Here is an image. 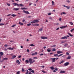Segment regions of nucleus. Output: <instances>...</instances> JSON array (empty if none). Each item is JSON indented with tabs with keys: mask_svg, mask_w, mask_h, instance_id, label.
I'll use <instances>...</instances> for the list:
<instances>
[{
	"mask_svg": "<svg viewBox=\"0 0 74 74\" xmlns=\"http://www.w3.org/2000/svg\"><path fill=\"white\" fill-rule=\"evenodd\" d=\"M29 62L30 64H32V63H33L35 62V60H32L31 58H29Z\"/></svg>",
	"mask_w": 74,
	"mask_h": 74,
	"instance_id": "1",
	"label": "nucleus"
},
{
	"mask_svg": "<svg viewBox=\"0 0 74 74\" xmlns=\"http://www.w3.org/2000/svg\"><path fill=\"white\" fill-rule=\"evenodd\" d=\"M38 22H39V21L38 20H34L33 21L31 22V23L33 24L34 23H38Z\"/></svg>",
	"mask_w": 74,
	"mask_h": 74,
	"instance_id": "2",
	"label": "nucleus"
},
{
	"mask_svg": "<svg viewBox=\"0 0 74 74\" xmlns=\"http://www.w3.org/2000/svg\"><path fill=\"white\" fill-rule=\"evenodd\" d=\"M51 59L52 60V63H53V62H55V60H56V58H51Z\"/></svg>",
	"mask_w": 74,
	"mask_h": 74,
	"instance_id": "3",
	"label": "nucleus"
},
{
	"mask_svg": "<svg viewBox=\"0 0 74 74\" xmlns=\"http://www.w3.org/2000/svg\"><path fill=\"white\" fill-rule=\"evenodd\" d=\"M41 39H42V40H44L45 39H47L48 38V37L45 36H41Z\"/></svg>",
	"mask_w": 74,
	"mask_h": 74,
	"instance_id": "4",
	"label": "nucleus"
},
{
	"mask_svg": "<svg viewBox=\"0 0 74 74\" xmlns=\"http://www.w3.org/2000/svg\"><path fill=\"white\" fill-rule=\"evenodd\" d=\"M23 12H24V13H25V14H29V13L28 11L23 10Z\"/></svg>",
	"mask_w": 74,
	"mask_h": 74,
	"instance_id": "5",
	"label": "nucleus"
},
{
	"mask_svg": "<svg viewBox=\"0 0 74 74\" xmlns=\"http://www.w3.org/2000/svg\"><path fill=\"white\" fill-rule=\"evenodd\" d=\"M69 64V62H67L65 63L64 64V66H68Z\"/></svg>",
	"mask_w": 74,
	"mask_h": 74,
	"instance_id": "6",
	"label": "nucleus"
},
{
	"mask_svg": "<svg viewBox=\"0 0 74 74\" xmlns=\"http://www.w3.org/2000/svg\"><path fill=\"white\" fill-rule=\"evenodd\" d=\"M63 53V52L61 51H58L57 52V53H58V54H60V53Z\"/></svg>",
	"mask_w": 74,
	"mask_h": 74,
	"instance_id": "7",
	"label": "nucleus"
},
{
	"mask_svg": "<svg viewBox=\"0 0 74 74\" xmlns=\"http://www.w3.org/2000/svg\"><path fill=\"white\" fill-rule=\"evenodd\" d=\"M66 27H67V25H66L65 26H62L60 27V29H64V28H66Z\"/></svg>",
	"mask_w": 74,
	"mask_h": 74,
	"instance_id": "8",
	"label": "nucleus"
},
{
	"mask_svg": "<svg viewBox=\"0 0 74 74\" xmlns=\"http://www.w3.org/2000/svg\"><path fill=\"white\" fill-rule=\"evenodd\" d=\"M26 71L27 72L26 73H25V74H32V73L31 72H29V71H28V70H26Z\"/></svg>",
	"mask_w": 74,
	"mask_h": 74,
	"instance_id": "9",
	"label": "nucleus"
},
{
	"mask_svg": "<svg viewBox=\"0 0 74 74\" xmlns=\"http://www.w3.org/2000/svg\"><path fill=\"white\" fill-rule=\"evenodd\" d=\"M61 39H67V37L65 36L61 38Z\"/></svg>",
	"mask_w": 74,
	"mask_h": 74,
	"instance_id": "10",
	"label": "nucleus"
},
{
	"mask_svg": "<svg viewBox=\"0 0 74 74\" xmlns=\"http://www.w3.org/2000/svg\"><path fill=\"white\" fill-rule=\"evenodd\" d=\"M13 10H15L16 11H18L19 8H14L13 9Z\"/></svg>",
	"mask_w": 74,
	"mask_h": 74,
	"instance_id": "11",
	"label": "nucleus"
},
{
	"mask_svg": "<svg viewBox=\"0 0 74 74\" xmlns=\"http://www.w3.org/2000/svg\"><path fill=\"white\" fill-rule=\"evenodd\" d=\"M63 55V54H62L58 56V54H56L57 56H58V57H59V56H62V55Z\"/></svg>",
	"mask_w": 74,
	"mask_h": 74,
	"instance_id": "12",
	"label": "nucleus"
},
{
	"mask_svg": "<svg viewBox=\"0 0 74 74\" xmlns=\"http://www.w3.org/2000/svg\"><path fill=\"white\" fill-rule=\"evenodd\" d=\"M66 73V71H61L60 72V73H61V74H62V73Z\"/></svg>",
	"mask_w": 74,
	"mask_h": 74,
	"instance_id": "13",
	"label": "nucleus"
},
{
	"mask_svg": "<svg viewBox=\"0 0 74 74\" xmlns=\"http://www.w3.org/2000/svg\"><path fill=\"white\" fill-rule=\"evenodd\" d=\"M16 56L15 55H14L13 56H12V58L11 59H14V58H16Z\"/></svg>",
	"mask_w": 74,
	"mask_h": 74,
	"instance_id": "14",
	"label": "nucleus"
},
{
	"mask_svg": "<svg viewBox=\"0 0 74 74\" xmlns=\"http://www.w3.org/2000/svg\"><path fill=\"white\" fill-rule=\"evenodd\" d=\"M29 60H26L25 61V63H26V64L27 63H29Z\"/></svg>",
	"mask_w": 74,
	"mask_h": 74,
	"instance_id": "15",
	"label": "nucleus"
},
{
	"mask_svg": "<svg viewBox=\"0 0 74 74\" xmlns=\"http://www.w3.org/2000/svg\"><path fill=\"white\" fill-rule=\"evenodd\" d=\"M71 58V56H69L68 57L66 58L67 59H70Z\"/></svg>",
	"mask_w": 74,
	"mask_h": 74,
	"instance_id": "16",
	"label": "nucleus"
},
{
	"mask_svg": "<svg viewBox=\"0 0 74 74\" xmlns=\"http://www.w3.org/2000/svg\"><path fill=\"white\" fill-rule=\"evenodd\" d=\"M68 34L71 37H73V35L71 34L70 33H68Z\"/></svg>",
	"mask_w": 74,
	"mask_h": 74,
	"instance_id": "17",
	"label": "nucleus"
},
{
	"mask_svg": "<svg viewBox=\"0 0 74 74\" xmlns=\"http://www.w3.org/2000/svg\"><path fill=\"white\" fill-rule=\"evenodd\" d=\"M68 34L71 37H73V35L71 34L70 33H68Z\"/></svg>",
	"mask_w": 74,
	"mask_h": 74,
	"instance_id": "18",
	"label": "nucleus"
},
{
	"mask_svg": "<svg viewBox=\"0 0 74 74\" xmlns=\"http://www.w3.org/2000/svg\"><path fill=\"white\" fill-rule=\"evenodd\" d=\"M18 24H21L20 25L21 26H22V25H23V23H21V22H19L18 23Z\"/></svg>",
	"mask_w": 74,
	"mask_h": 74,
	"instance_id": "19",
	"label": "nucleus"
},
{
	"mask_svg": "<svg viewBox=\"0 0 74 74\" xmlns=\"http://www.w3.org/2000/svg\"><path fill=\"white\" fill-rule=\"evenodd\" d=\"M50 68L51 70H54L55 69V68L53 67V66H51L50 67Z\"/></svg>",
	"mask_w": 74,
	"mask_h": 74,
	"instance_id": "20",
	"label": "nucleus"
},
{
	"mask_svg": "<svg viewBox=\"0 0 74 74\" xmlns=\"http://www.w3.org/2000/svg\"><path fill=\"white\" fill-rule=\"evenodd\" d=\"M11 15L12 16H13V17H14L16 16V15H15L14 14H12V15Z\"/></svg>",
	"mask_w": 74,
	"mask_h": 74,
	"instance_id": "21",
	"label": "nucleus"
},
{
	"mask_svg": "<svg viewBox=\"0 0 74 74\" xmlns=\"http://www.w3.org/2000/svg\"><path fill=\"white\" fill-rule=\"evenodd\" d=\"M3 52H0V55H1V56H3Z\"/></svg>",
	"mask_w": 74,
	"mask_h": 74,
	"instance_id": "22",
	"label": "nucleus"
},
{
	"mask_svg": "<svg viewBox=\"0 0 74 74\" xmlns=\"http://www.w3.org/2000/svg\"><path fill=\"white\" fill-rule=\"evenodd\" d=\"M3 60H8V58H3Z\"/></svg>",
	"mask_w": 74,
	"mask_h": 74,
	"instance_id": "23",
	"label": "nucleus"
},
{
	"mask_svg": "<svg viewBox=\"0 0 74 74\" xmlns=\"http://www.w3.org/2000/svg\"><path fill=\"white\" fill-rule=\"evenodd\" d=\"M16 3H13V4L14 6H16Z\"/></svg>",
	"mask_w": 74,
	"mask_h": 74,
	"instance_id": "24",
	"label": "nucleus"
},
{
	"mask_svg": "<svg viewBox=\"0 0 74 74\" xmlns=\"http://www.w3.org/2000/svg\"><path fill=\"white\" fill-rule=\"evenodd\" d=\"M19 5L20 6V7H23V6H24V5H23V4H20Z\"/></svg>",
	"mask_w": 74,
	"mask_h": 74,
	"instance_id": "25",
	"label": "nucleus"
},
{
	"mask_svg": "<svg viewBox=\"0 0 74 74\" xmlns=\"http://www.w3.org/2000/svg\"><path fill=\"white\" fill-rule=\"evenodd\" d=\"M47 51L48 52H51V49H47Z\"/></svg>",
	"mask_w": 74,
	"mask_h": 74,
	"instance_id": "26",
	"label": "nucleus"
},
{
	"mask_svg": "<svg viewBox=\"0 0 74 74\" xmlns=\"http://www.w3.org/2000/svg\"><path fill=\"white\" fill-rule=\"evenodd\" d=\"M56 51V49H55V48H53L52 49L53 52H55V51Z\"/></svg>",
	"mask_w": 74,
	"mask_h": 74,
	"instance_id": "27",
	"label": "nucleus"
},
{
	"mask_svg": "<svg viewBox=\"0 0 74 74\" xmlns=\"http://www.w3.org/2000/svg\"><path fill=\"white\" fill-rule=\"evenodd\" d=\"M21 10H26L27 8H21Z\"/></svg>",
	"mask_w": 74,
	"mask_h": 74,
	"instance_id": "28",
	"label": "nucleus"
},
{
	"mask_svg": "<svg viewBox=\"0 0 74 74\" xmlns=\"http://www.w3.org/2000/svg\"><path fill=\"white\" fill-rule=\"evenodd\" d=\"M4 23H2L0 24V26H4Z\"/></svg>",
	"mask_w": 74,
	"mask_h": 74,
	"instance_id": "29",
	"label": "nucleus"
},
{
	"mask_svg": "<svg viewBox=\"0 0 74 74\" xmlns=\"http://www.w3.org/2000/svg\"><path fill=\"white\" fill-rule=\"evenodd\" d=\"M64 62V61L62 60L61 61V62L59 63L60 64H62V63H63Z\"/></svg>",
	"mask_w": 74,
	"mask_h": 74,
	"instance_id": "30",
	"label": "nucleus"
},
{
	"mask_svg": "<svg viewBox=\"0 0 74 74\" xmlns=\"http://www.w3.org/2000/svg\"><path fill=\"white\" fill-rule=\"evenodd\" d=\"M66 8H67V9H70V6L69 7V6H66Z\"/></svg>",
	"mask_w": 74,
	"mask_h": 74,
	"instance_id": "31",
	"label": "nucleus"
},
{
	"mask_svg": "<svg viewBox=\"0 0 74 74\" xmlns=\"http://www.w3.org/2000/svg\"><path fill=\"white\" fill-rule=\"evenodd\" d=\"M69 23L70 24V25H73V23L72 22H69Z\"/></svg>",
	"mask_w": 74,
	"mask_h": 74,
	"instance_id": "32",
	"label": "nucleus"
},
{
	"mask_svg": "<svg viewBox=\"0 0 74 74\" xmlns=\"http://www.w3.org/2000/svg\"><path fill=\"white\" fill-rule=\"evenodd\" d=\"M22 72H24V71H25V69H24L23 68H22Z\"/></svg>",
	"mask_w": 74,
	"mask_h": 74,
	"instance_id": "33",
	"label": "nucleus"
},
{
	"mask_svg": "<svg viewBox=\"0 0 74 74\" xmlns=\"http://www.w3.org/2000/svg\"><path fill=\"white\" fill-rule=\"evenodd\" d=\"M30 71L32 73H34V70Z\"/></svg>",
	"mask_w": 74,
	"mask_h": 74,
	"instance_id": "34",
	"label": "nucleus"
},
{
	"mask_svg": "<svg viewBox=\"0 0 74 74\" xmlns=\"http://www.w3.org/2000/svg\"><path fill=\"white\" fill-rule=\"evenodd\" d=\"M27 25L28 26H29L31 25V24L29 23V24H27Z\"/></svg>",
	"mask_w": 74,
	"mask_h": 74,
	"instance_id": "35",
	"label": "nucleus"
},
{
	"mask_svg": "<svg viewBox=\"0 0 74 74\" xmlns=\"http://www.w3.org/2000/svg\"><path fill=\"white\" fill-rule=\"evenodd\" d=\"M56 47V45H53V46H51V47Z\"/></svg>",
	"mask_w": 74,
	"mask_h": 74,
	"instance_id": "36",
	"label": "nucleus"
},
{
	"mask_svg": "<svg viewBox=\"0 0 74 74\" xmlns=\"http://www.w3.org/2000/svg\"><path fill=\"white\" fill-rule=\"evenodd\" d=\"M16 25H13L12 26V27H14V26H16Z\"/></svg>",
	"mask_w": 74,
	"mask_h": 74,
	"instance_id": "37",
	"label": "nucleus"
},
{
	"mask_svg": "<svg viewBox=\"0 0 74 74\" xmlns=\"http://www.w3.org/2000/svg\"><path fill=\"white\" fill-rule=\"evenodd\" d=\"M36 24H32V26H36Z\"/></svg>",
	"mask_w": 74,
	"mask_h": 74,
	"instance_id": "38",
	"label": "nucleus"
},
{
	"mask_svg": "<svg viewBox=\"0 0 74 74\" xmlns=\"http://www.w3.org/2000/svg\"><path fill=\"white\" fill-rule=\"evenodd\" d=\"M33 59H38V58H37L36 57H34L33 58Z\"/></svg>",
	"mask_w": 74,
	"mask_h": 74,
	"instance_id": "39",
	"label": "nucleus"
},
{
	"mask_svg": "<svg viewBox=\"0 0 74 74\" xmlns=\"http://www.w3.org/2000/svg\"><path fill=\"white\" fill-rule=\"evenodd\" d=\"M68 45V44L66 43L64 45V46L66 47V46H67V45Z\"/></svg>",
	"mask_w": 74,
	"mask_h": 74,
	"instance_id": "40",
	"label": "nucleus"
},
{
	"mask_svg": "<svg viewBox=\"0 0 74 74\" xmlns=\"http://www.w3.org/2000/svg\"><path fill=\"white\" fill-rule=\"evenodd\" d=\"M66 42L64 41H62L61 42V43L62 44H64V42Z\"/></svg>",
	"mask_w": 74,
	"mask_h": 74,
	"instance_id": "41",
	"label": "nucleus"
},
{
	"mask_svg": "<svg viewBox=\"0 0 74 74\" xmlns=\"http://www.w3.org/2000/svg\"><path fill=\"white\" fill-rule=\"evenodd\" d=\"M30 46H31V47H32V46L34 47V45H33V44H31L30 45Z\"/></svg>",
	"mask_w": 74,
	"mask_h": 74,
	"instance_id": "42",
	"label": "nucleus"
},
{
	"mask_svg": "<svg viewBox=\"0 0 74 74\" xmlns=\"http://www.w3.org/2000/svg\"><path fill=\"white\" fill-rule=\"evenodd\" d=\"M52 5H54V2H53V1H52Z\"/></svg>",
	"mask_w": 74,
	"mask_h": 74,
	"instance_id": "43",
	"label": "nucleus"
},
{
	"mask_svg": "<svg viewBox=\"0 0 74 74\" xmlns=\"http://www.w3.org/2000/svg\"><path fill=\"white\" fill-rule=\"evenodd\" d=\"M28 70H29V71H30L31 70H32V68H29V69H28Z\"/></svg>",
	"mask_w": 74,
	"mask_h": 74,
	"instance_id": "44",
	"label": "nucleus"
},
{
	"mask_svg": "<svg viewBox=\"0 0 74 74\" xmlns=\"http://www.w3.org/2000/svg\"><path fill=\"white\" fill-rule=\"evenodd\" d=\"M66 54L67 55H70V53H69L68 52H66Z\"/></svg>",
	"mask_w": 74,
	"mask_h": 74,
	"instance_id": "45",
	"label": "nucleus"
},
{
	"mask_svg": "<svg viewBox=\"0 0 74 74\" xmlns=\"http://www.w3.org/2000/svg\"><path fill=\"white\" fill-rule=\"evenodd\" d=\"M73 30H74V28L72 29L71 30V32H73Z\"/></svg>",
	"mask_w": 74,
	"mask_h": 74,
	"instance_id": "46",
	"label": "nucleus"
},
{
	"mask_svg": "<svg viewBox=\"0 0 74 74\" xmlns=\"http://www.w3.org/2000/svg\"><path fill=\"white\" fill-rule=\"evenodd\" d=\"M39 24H36V26H38Z\"/></svg>",
	"mask_w": 74,
	"mask_h": 74,
	"instance_id": "47",
	"label": "nucleus"
},
{
	"mask_svg": "<svg viewBox=\"0 0 74 74\" xmlns=\"http://www.w3.org/2000/svg\"><path fill=\"white\" fill-rule=\"evenodd\" d=\"M7 5H8V6H10L11 5L10 3H7Z\"/></svg>",
	"mask_w": 74,
	"mask_h": 74,
	"instance_id": "48",
	"label": "nucleus"
},
{
	"mask_svg": "<svg viewBox=\"0 0 74 74\" xmlns=\"http://www.w3.org/2000/svg\"><path fill=\"white\" fill-rule=\"evenodd\" d=\"M17 74H20V72L19 71H18L17 72Z\"/></svg>",
	"mask_w": 74,
	"mask_h": 74,
	"instance_id": "49",
	"label": "nucleus"
},
{
	"mask_svg": "<svg viewBox=\"0 0 74 74\" xmlns=\"http://www.w3.org/2000/svg\"><path fill=\"white\" fill-rule=\"evenodd\" d=\"M42 28H41V29H39V31H42Z\"/></svg>",
	"mask_w": 74,
	"mask_h": 74,
	"instance_id": "50",
	"label": "nucleus"
},
{
	"mask_svg": "<svg viewBox=\"0 0 74 74\" xmlns=\"http://www.w3.org/2000/svg\"><path fill=\"white\" fill-rule=\"evenodd\" d=\"M42 72L44 73H46V72L44 71H42Z\"/></svg>",
	"mask_w": 74,
	"mask_h": 74,
	"instance_id": "51",
	"label": "nucleus"
},
{
	"mask_svg": "<svg viewBox=\"0 0 74 74\" xmlns=\"http://www.w3.org/2000/svg\"><path fill=\"white\" fill-rule=\"evenodd\" d=\"M11 47H9L8 48V49H9V50H11Z\"/></svg>",
	"mask_w": 74,
	"mask_h": 74,
	"instance_id": "52",
	"label": "nucleus"
},
{
	"mask_svg": "<svg viewBox=\"0 0 74 74\" xmlns=\"http://www.w3.org/2000/svg\"><path fill=\"white\" fill-rule=\"evenodd\" d=\"M48 15H51V13H49L48 14Z\"/></svg>",
	"mask_w": 74,
	"mask_h": 74,
	"instance_id": "53",
	"label": "nucleus"
},
{
	"mask_svg": "<svg viewBox=\"0 0 74 74\" xmlns=\"http://www.w3.org/2000/svg\"><path fill=\"white\" fill-rule=\"evenodd\" d=\"M41 67H42V68H44V67H45V66H41Z\"/></svg>",
	"mask_w": 74,
	"mask_h": 74,
	"instance_id": "54",
	"label": "nucleus"
},
{
	"mask_svg": "<svg viewBox=\"0 0 74 74\" xmlns=\"http://www.w3.org/2000/svg\"><path fill=\"white\" fill-rule=\"evenodd\" d=\"M21 57H22V56H18V58H21Z\"/></svg>",
	"mask_w": 74,
	"mask_h": 74,
	"instance_id": "55",
	"label": "nucleus"
},
{
	"mask_svg": "<svg viewBox=\"0 0 74 74\" xmlns=\"http://www.w3.org/2000/svg\"><path fill=\"white\" fill-rule=\"evenodd\" d=\"M55 70H56V71H58V68H55Z\"/></svg>",
	"mask_w": 74,
	"mask_h": 74,
	"instance_id": "56",
	"label": "nucleus"
},
{
	"mask_svg": "<svg viewBox=\"0 0 74 74\" xmlns=\"http://www.w3.org/2000/svg\"><path fill=\"white\" fill-rule=\"evenodd\" d=\"M32 3H30L29 4V5L30 6L32 5Z\"/></svg>",
	"mask_w": 74,
	"mask_h": 74,
	"instance_id": "57",
	"label": "nucleus"
},
{
	"mask_svg": "<svg viewBox=\"0 0 74 74\" xmlns=\"http://www.w3.org/2000/svg\"><path fill=\"white\" fill-rule=\"evenodd\" d=\"M49 19H51V20H52V17H49Z\"/></svg>",
	"mask_w": 74,
	"mask_h": 74,
	"instance_id": "58",
	"label": "nucleus"
},
{
	"mask_svg": "<svg viewBox=\"0 0 74 74\" xmlns=\"http://www.w3.org/2000/svg\"><path fill=\"white\" fill-rule=\"evenodd\" d=\"M62 14H64V15L66 14V13H65V12H62Z\"/></svg>",
	"mask_w": 74,
	"mask_h": 74,
	"instance_id": "59",
	"label": "nucleus"
},
{
	"mask_svg": "<svg viewBox=\"0 0 74 74\" xmlns=\"http://www.w3.org/2000/svg\"><path fill=\"white\" fill-rule=\"evenodd\" d=\"M16 5H17V6L18 7L19 5V4L17 3L16 4Z\"/></svg>",
	"mask_w": 74,
	"mask_h": 74,
	"instance_id": "60",
	"label": "nucleus"
},
{
	"mask_svg": "<svg viewBox=\"0 0 74 74\" xmlns=\"http://www.w3.org/2000/svg\"><path fill=\"white\" fill-rule=\"evenodd\" d=\"M19 62V60H17L16 61V63H18Z\"/></svg>",
	"mask_w": 74,
	"mask_h": 74,
	"instance_id": "61",
	"label": "nucleus"
},
{
	"mask_svg": "<svg viewBox=\"0 0 74 74\" xmlns=\"http://www.w3.org/2000/svg\"><path fill=\"white\" fill-rule=\"evenodd\" d=\"M63 7H66V6L65 5H63Z\"/></svg>",
	"mask_w": 74,
	"mask_h": 74,
	"instance_id": "62",
	"label": "nucleus"
},
{
	"mask_svg": "<svg viewBox=\"0 0 74 74\" xmlns=\"http://www.w3.org/2000/svg\"><path fill=\"white\" fill-rule=\"evenodd\" d=\"M11 14H8V15H7V16H10V15H11Z\"/></svg>",
	"mask_w": 74,
	"mask_h": 74,
	"instance_id": "63",
	"label": "nucleus"
},
{
	"mask_svg": "<svg viewBox=\"0 0 74 74\" xmlns=\"http://www.w3.org/2000/svg\"><path fill=\"white\" fill-rule=\"evenodd\" d=\"M35 55H37V52H36L34 53Z\"/></svg>",
	"mask_w": 74,
	"mask_h": 74,
	"instance_id": "64",
	"label": "nucleus"
}]
</instances>
